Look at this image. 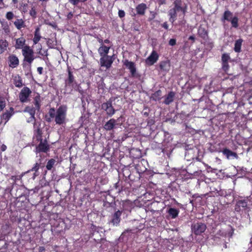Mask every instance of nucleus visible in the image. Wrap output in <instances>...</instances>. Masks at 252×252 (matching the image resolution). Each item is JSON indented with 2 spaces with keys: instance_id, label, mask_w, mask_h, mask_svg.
I'll return each mask as SVG.
<instances>
[{
  "instance_id": "nucleus-1",
  "label": "nucleus",
  "mask_w": 252,
  "mask_h": 252,
  "mask_svg": "<svg viewBox=\"0 0 252 252\" xmlns=\"http://www.w3.org/2000/svg\"><path fill=\"white\" fill-rule=\"evenodd\" d=\"M173 7L168 11L169 21L173 24L176 20L178 13L181 12L179 16L185 17L188 10V5L186 3L183 2L182 0H175L173 2Z\"/></svg>"
},
{
  "instance_id": "nucleus-2",
  "label": "nucleus",
  "mask_w": 252,
  "mask_h": 252,
  "mask_svg": "<svg viewBox=\"0 0 252 252\" xmlns=\"http://www.w3.org/2000/svg\"><path fill=\"white\" fill-rule=\"evenodd\" d=\"M251 196H235L234 199L236 201L235 211L240 212L248 210L250 206L252 205V201L251 200Z\"/></svg>"
},
{
  "instance_id": "nucleus-3",
  "label": "nucleus",
  "mask_w": 252,
  "mask_h": 252,
  "mask_svg": "<svg viewBox=\"0 0 252 252\" xmlns=\"http://www.w3.org/2000/svg\"><path fill=\"white\" fill-rule=\"evenodd\" d=\"M67 107L66 105H62L57 109L55 122L57 125H63L66 123Z\"/></svg>"
},
{
  "instance_id": "nucleus-4",
  "label": "nucleus",
  "mask_w": 252,
  "mask_h": 252,
  "mask_svg": "<svg viewBox=\"0 0 252 252\" xmlns=\"http://www.w3.org/2000/svg\"><path fill=\"white\" fill-rule=\"evenodd\" d=\"M36 141L39 142L35 148L34 152L36 154L40 153L46 154L50 151V145L46 138L43 139L42 137H40L36 139Z\"/></svg>"
},
{
  "instance_id": "nucleus-5",
  "label": "nucleus",
  "mask_w": 252,
  "mask_h": 252,
  "mask_svg": "<svg viewBox=\"0 0 252 252\" xmlns=\"http://www.w3.org/2000/svg\"><path fill=\"white\" fill-rule=\"evenodd\" d=\"M65 88L66 91L69 90L68 93L69 94L71 93L73 90L77 91L78 89L77 83L70 69L68 70V77L65 80Z\"/></svg>"
},
{
  "instance_id": "nucleus-6",
  "label": "nucleus",
  "mask_w": 252,
  "mask_h": 252,
  "mask_svg": "<svg viewBox=\"0 0 252 252\" xmlns=\"http://www.w3.org/2000/svg\"><path fill=\"white\" fill-rule=\"evenodd\" d=\"M138 162H139V161ZM139 166V163L132 165L131 164H129L128 166H127L128 170H130V168H132V172L130 173L128 177H127V178H128L131 182H133L137 181L139 179L140 173L144 171L146 169V168L144 170L141 169L139 171L138 169V167Z\"/></svg>"
},
{
  "instance_id": "nucleus-7",
  "label": "nucleus",
  "mask_w": 252,
  "mask_h": 252,
  "mask_svg": "<svg viewBox=\"0 0 252 252\" xmlns=\"http://www.w3.org/2000/svg\"><path fill=\"white\" fill-rule=\"evenodd\" d=\"M22 54L24 57V61L29 64H31L35 59L33 50L29 45H26L23 49Z\"/></svg>"
},
{
  "instance_id": "nucleus-8",
  "label": "nucleus",
  "mask_w": 252,
  "mask_h": 252,
  "mask_svg": "<svg viewBox=\"0 0 252 252\" xmlns=\"http://www.w3.org/2000/svg\"><path fill=\"white\" fill-rule=\"evenodd\" d=\"M206 228V225L202 222H197L191 226L192 231L196 235H201Z\"/></svg>"
},
{
  "instance_id": "nucleus-9",
  "label": "nucleus",
  "mask_w": 252,
  "mask_h": 252,
  "mask_svg": "<svg viewBox=\"0 0 252 252\" xmlns=\"http://www.w3.org/2000/svg\"><path fill=\"white\" fill-rule=\"evenodd\" d=\"M31 93L32 91L28 87H24L19 93V98L20 101L22 103L28 102Z\"/></svg>"
},
{
  "instance_id": "nucleus-10",
  "label": "nucleus",
  "mask_w": 252,
  "mask_h": 252,
  "mask_svg": "<svg viewBox=\"0 0 252 252\" xmlns=\"http://www.w3.org/2000/svg\"><path fill=\"white\" fill-rule=\"evenodd\" d=\"M102 109L106 111V114L109 116H112L115 112L112 104V101L110 99L106 102H104L101 105Z\"/></svg>"
},
{
  "instance_id": "nucleus-11",
  "label": "nucleus",
  "mask_w": 252,
  "mask_h": 252,
  "mask_svg": "<svg viewBox=\"0 0 252 252\" xmlns=\"http://www.w3.org/2000/svg\"><path fill=\"white\" fill-rule=\"evenodd\" d=\"M127 68L129 69L130 73L129 76L134 78H137L139 76L137 72L136 65L133 62H128L127 60Z\"/></svg>"
},
{
  "instance_id": "nucleus-12",
  "label": "nucleus",
  "mask_w": 252,
  "mask_h": 252,
  "mask_svg": "<svg viewBox=\"0 0 252 252\" xmlns=\"http://www.w3.org/2000/svg\"><path fill=\"white\" fill-rule=\"evenodd\" d=\"M33 133L35 138H38L42 137V130L41 127V122L40 121L35 122L33 124Z\"/></svg>"
},
{
  "instance_id": "nucleus-13",
  "label": "nucleus",
  "mask_w": 252,
  "mask_h": 252,
  "mask_svg": "<svg viewBox=\"0 0 252 252\" xmlns=\"http://www.w3.org/2000/svg\"><path fill=\"white\" fill-rule=\"evenodd\" d=\"M8 63L10 67L16 68L19 64V60L15 54H10L8 57Z\"/></svg>"
},
{
  "instance_id": "nucleus-14",
  "label": "nucleus",
  "mask_w": 252,
  "mask_h": 252,
  "mask_svg": "<svg viewBox=\"0 0 252 252\" xmlns=\"http://www.w3.org/2000/svg\"><path fill=\"white\" fill-rule=\"evenodd\" d=\"M122 211L118 210L116 211L111 216V219L109 221V223H112L114 226H117L119 225L121 218Z\"/></svg>"
},
{
  "instance_id": "nucleus-15",
  "label": "nucleus",
  "mask_w": 252,
  "mask_h": 252,
  "mask_svg": "<svg viewBox=\"0 0 252 252\" xmlns=\"http://www.w3.org/2000/svg\"><path fill=\"white\" fill-rule=\"evenodd\" d=\"M129 158H131V160H137L140 159L142 157L141 151L138 149L132 148L129 150Z\"/></svg>"
},
{
  "instance_id": "nucleus-16",
  "label": "nucleus",
  "mask_w": 252,
  "mask_h": 252,
  "mask_svg": "<svg viewBox=\"0 0 252 252\" xmlns=\"http://www.w3.org/2000/svg\"><path fill=\"white\" fill-rule=\"evenodd\" d=\"M158 55L157 52L153 50L150 55L146 59L145 62L147 65H152L156 63L158 59Z\"/></svg>"
},
{
  "instance_id": "nucleus-17",
  "label": "nucleus",
  "mask_w": 252,
  "mask_h": 252,
  "mask_svg": "<svg viewBox=\"0 0 252 252\" xmlns=\"http://www.w3.org/2000/svg\"><path fill=\"white\" fill-rule=\"evenodd\" d=\"M100 63L101 66L105 67L108 69L111 67L113 63V60L111 56H105L100 58Z\"/></svg>"
},
{
  "instance_id": "nucleus-18",
  "label": "nucleus",
  "mask_w": 252,
  "mask_h": 252,
  "mask_svg": "<svg viewBox=\"0 0 252 252\" xmlns=\"http://www.w3.org/2000/svg\"><path fill=\"white\" fill-rule=\"evenodd\" d=\"M26 39L23 36H21L19 38L15 39V44L14 47L16 49H24L26 45Z\"/></svg>"
},
{
  "instance_id": "nucleus-19",
  "label": "nucleus",
  "mask_w": 252,
  "mask_h": 252,
  "mask_svg": "<svg viewBox=\"0 0 252 252\" xmlns=\"http://www.w3.org/2000/svg\"><path fill=\"white\" fill-rule=\"evenodd\" d=\"M197 34L200 38L204 40H207L208 38V32L202 25L199 27Z\"/></svg>"
},
{
  "instance_id": "nucleus-20",
  "label": "nucleus",
  "mask_w": 252,
  "mask_h": 252,
  "mask_svg": "<svg viewBox=\"0 0 252 252\" xmlns=\"http://www.w3.org/2000/svg\"><path fill=\"white\" fill-rule=\"evenodd\" d=\"M115 198L110 195H108L105 197L104 201V206L106 207H114L115 205Z\"/></svg>"
},
{
  "instance_id": "nucleus-21",
  "label": "nucleus",
  "mask_w": 252,
  "mask_h": 252,
  "mask_svg": "<svg viewBox=\"0 0 252 252\" xmlns=\"http://www.w3.org/2000/svg\"><path fill=\"white\" fill-rule=\"evenodd\" d=\"M159 68L163 71L168 72L170 68V62L169 61H161L159 63Z\"/></svg>"
},
{
  "instance_id": "nucleus-22",
  "label": "nucleus",
  "mask_w": 252,
  "mask_h": 252,
  "mask_svg": "<svg viewBox=\"0 0 252 252\" xmlns=\"http://www.w3.org/2000/svg\"><path fill=\"white\" fill-rule=\"evenodd\" d=\"M175 93L173 91H170L168 94L165 96L164 103L166 105L170 104L174 100Z\"/></svg>"
},
{
  "instance_id": "nucleus-23",
  "label": "nucleus",
  "mask_w": 252,
  "mask_h": 252,
  "mask_svg": "<svg viewBox=\"0 0 252 252\" xmlns=\"http://www.w3.org/2000/svg\"><path fill=\"white\" fill-rule=\"evenodd\" d=\"M13 24L17 29L20 30L22 28L26 27L25 21L22 19H17L14 22Z\"/></svg>"
},
{
  "instance_id": "nucleus-24",
  "label": "nucleus",
  "mask_w": 252,
  "mask_h": 252,
  "mask_svg": "<svg viewBox=\"0 0 252 252\" xmlns=\"http://www.w3.org/2000/svg\"><path fill=\"white\" fill-rule=\"evenodd\" d=\"M222 153L228 159H229L231 157H233L235 158H237L238 157V155L236 153L232 152L227 148L223 149L222 151Z\"/></svg>"
},
{
  "instance_id": "nucleus-25",
  "label": "nucleus",
  "mask_w": 252,
  "mask_h": 252,
  "mask_svg": "<svg viewBox=\"0 0 252 252\" xmlns=\"http://www.w3.org/2000/svg\"><path fill=\"white\" fill-rule=\"evenodd\" d=\"M146 9L147 5L144 3L138 4L136 7L137 13L141 15H144L145 14Z\"/></svg>"
},
{
  "instance_id": "nucleus-26",
  "label": "nucleus",
  "mask_w": 252,
  "mask_h": 252,
  "mask_svg": "<svg viewBox=\"0 0 252 252\" xmlns=\"http://www.w3.org/2000/svg\"><path fill=\"white\" fill-rule=\"evenodd\" d=\"M41 97L39 94H37L33 98V103L35 107L38 111H39L41 107Z\"/></svg>"
},
{
  "instance_id": "nucleus-27",
  "label": "nucleus",
  "mask_w": 252,
  "mask_h": 252,
  "mask_svg": "<svg viewBox=\"0 0 252 252\" xmlns=\"http://www.w3.org/2000/svg\"><path fill=\"white\" fill-rule=\"evenodd\" d=\"M9 46V43L6 39H0V52L3 54L7 50Z\"/></svg>"
},
{
  "instance_id": "nucleus-28",
  "label": "nucleus",
  "mask_w": 252,
  "mask_h": 252,
  "mask_svg": "<svg viewBox=\"0 0 252 252\" xmlns=\"http://www.w3.org/2000/svg\"><path fill=\"white\" fill-rule=\"evenodd\" d=\"M116 124V121L114 119H111L104 126V128L106 130H112Z\"/></svg>"
},
{
  "instance_id": "nucleus-29",
  "label": "nucleus",
  "mask_w": 252,
  "mask_h": 252,
  "mask_svg": "<svg viewBox=\"0 0 252 252\" xmlns=\"http://www.w3.org/2000/svg\"><path fill=\"white\" fill-rule=\"evenodd\" d=\"M1 28L5 35H9L11 32L10 26L8 23L6 21L1 22Z\"/></svg>"
},
{
  "instance_id": "nucleus-30",
  "label": "nucleus",
  "mask_w": 252,
  "mask_h": 252,
  "mask_svg": "<svg viewBox=\"0 0 252 252\" xmlns=\"http://www.w3.org/2000/svg\"><path fill=\"white\" fill-rule=\"evenodd\" d=\"M41 36L40 33V28L37 27L34 32V37L33 38V42L34 44H36L40 40Z\"/></svg>"
},
{
  "instance_id": "nucleus-31",
  "label": "nucleus",
  "mask_w": 252,
  "mask_h": 252,
  "mask_svg": "<svg viewBox=\"0 0 252 252\" xmlns=\"http://www.w3.org/2000/svg\"><path fill=\"white\" fill-rule=\"evenodd\" d=\"M243 40L241 38L236 40L235 42L234 50L236 53H240L241 51V46Z\"/></svg>"
},
{
  "instance_id": "nucleus-32",
  "label": "nucleus",
  "mask_w": 252,
  "mask_h": 252,
  "mask_svg": "<svg viewBox=\"0 0 252 252\" xmlns=\"http://www.w3.org/2000/svg\"><path fill=\"white\" fill-rule=\"evenodd\" d=\"M167 212L172 219H175L178 216L179 210L175 208H170Z\"/></svg>"
},
{
  "instance_id": "nucleus-33",
  "label": "nucleus",
  "mask_w": 252,
  "mask_h": 252,
  "mask_svg": "<svg viewBox=\"0 0 252 252\" xmlns=\"http://www.w3.org/2000/svg\"><path fill=\"white\" fill-rule=\"evenodd\" d=\"M110 48L106 46L102 45L98 49V52L100 55L102 57L107 56Z\"/></svg>"
},
{
  "instance_id": "nucleus-34",
  "label": "nucleus",
  "mask_w": 252,
  "mask_h": 252,
  "mask_svg": "<svg viewBox=\"0 0 252 252\" xmlns=\"http://www.w3.org/2000/svg\"><path fill=\"white\" fill-rule=\"evenodd\" d=\"M152 99L156 101H159L162 97V92L161 90H158L155 92L151 96Z\"/></svg>"
},
{
  "instance_id": "nucleus-35",
  "label": "nucleus",
  "mask_w": 252,
  "mask_h": 252,
  "mask_svg": "<svg viewBox=\"0 0 252 252\" xmlns=\"http://www.w3.org/2000/svg\"><path fill=\"white\" fill-rule=\"evenodd\" d=\"M227 232L223 231L222 230H219L216 234L213 236V239L214 241H217V238H219L220 237L226 238L227 237Z\"/></svg>"
},
{
  "instance_id": "nucleus-36",
  "label": "nucleus",
  "mask_w": 252,
  "mask_h": 252,
  "mask_svg": "<svg viewBox=\"0 0 252 252\" xmlns=\"http://www.w3.org/2000/svg\"><path fill=\"white\" fill-rule=\"evenodd\" d=\"M13 84L16 87H22L23 86V83L21 77L19 75L15 76L13 79Z\"/></svg>"
},
{
  "instance_id": "nucleus-37",
  "label": "nucleus",
  "mask_w": 252,
  "mask_h": 252,
  "mask_svg": "<svg viewBox=\"0 0 252 252\" xmlns=\"http://www.w3.org/2000/svg\"><path fill=\"white\" fill-rule=\"evenodd\" d=\"M49 115L50 116L49 118H46V120L47 122H51L52 118H55L56 113H55V108H51L49 110Z\"/></svg>"
},
{
  "instance_id": "nucleus-38",
  "label": "nucleus",
  "mask_w": 252,
  "mask_h": 252,
  "mask_svg": "<svg viewBox=\"0 0 252 252\" xmlns=\"http://www.w3.org/2000/svg\"><path fill=\"white\" fill-rule=\"evenodd\" d=\"M36 109L33 107L27 106L25 108V112H27L31 116H35Z\"/></svg>"
},
{
  "instance_id": "nucleus-39",
  "label": "nucleus",
  "mask_w": 252,
  "mask_h": 252,
  "mask_svg": "<svg viewBox=\"0 0 252 252\" xmlns=\"http://www.w3.org/2000/svg\"><path fill=\"white\" fill-rule=\"evenodd\" d=\"M56 162V161L55 159L51 158L48 161L46 165V168L47 170H51L53 167L54 165L55 164Z\"/></svg>"
},
{
  "instance_id": "nucleus-40",
  "label": "nucleus",
  "mask_w": 252,
  "mask_h": 252,
  "mask_svg": "<svg viewBox=\"0 0 252 252\" xmlns=\"http://www.w3.org/2000/svg\"><path fill=\"white\" fill-rule=\"evenodd\" d=\"M40 166V163L36 162L34 165L32 167V168L30 170H29L28 172H31V171H34L35 173H34V176H37L38 174H36V173L38 172L39 167Z\"/></svg>"
},
{
  "instance_id": "nucleus-41",
  "label": "nucleus",
  "mask_w": 252,
  "mask_h": 252,
  "mask_svg": "<svg viewBox=\"0 0 252 252\" xmlns=\"http://www.w3.org/2000/svg\"><path fill=\"white\" fill-rule=\"evenodd\" d=\"M23 175H16V176H12L10 179L12 181V184L14 185L16 184V182L22 179Z\"/></svg>"
},
{
  "instance_id": "nucleus-42",
  "label": "nucleus",
  "mask_w": 252,
  "mask_h": 252,
  "mask_svg": "<svg viewBox=\"0 0 252 252\" xmlns=\"http://www.w3.org/2000/svg\"><path fill=\"white\" fill-rule=\"evenodd\" d=\"M232 13L229 10L225 11L223 14V18L227 21H230V18H231Z\"/></svg>"
},
{
  "instance_id": "nucleus-43",
  "label": "nucleus",
  "mask_w": 252,
  "mask_h": 252,
  "mask_svg": "<svg viewBox=\"0 0 252 252\" xmlns=\"http://www.w3.org/2000/svg\"><path fill=\"white\" fill-rule=\"evenodd\" d=\"M29 14L30 16L33 18L35 19L36 17L37 12L36 8L34 6H32L30 11Z\"/></svg>"
},
{
  "instance_id": "nucleus-44",
  "label": "nucleus",
  "mask_w": 252,
  "mask_h": 252,
  "mask_svg": "<svg viewBox=\"0 0 252 252\" xmlns=\"http://www.w3.org/2000/svg\"><path fill=\"white\" fill-rule=\"evenodd\" d=\"M230 59V56L227 53H224L221 56V62H228Z\"/></svg>"
},
{
  "instance_id": "nucleus-45",
  "label": "nucleus",
  "mask_w": 252,
  "mask_h": 252,
  "mask_svg": "<svg viewBox=\"0 0 252 252\" xmlns=\"http://www.w3.org/2000/svg\"><path fill=\"white\" fill-rule=\"evenodd\" d=\"M231 23L232 26L234 28H237L238 27V19L237 17H233L231 20Z\"/></svg>"
},
{
  "instance_id": "nucleus-46",
  "label": "nucleus",
  "mask_w": 252,
  "mask_h": 252,
  "mask_svg": "<svg viewBox=\"0 0 252 252\" xmlns=\"http://www.w3.org/2000/svg\"><path fill=\"white\" fill-rule=\"evenodd\" d=\"M15 17V15L13 12L8 11L5 14V18L7 20L10 21L13 19Z\"/></svg>"
},
{
  "instance_id": "nucleus-47",
  "label": "nucleus",
  "mask_w": 252,
  "mask_h": 252,
  "mask_svg": "<svg viewBox=\"0 0 252 252\" xmlns=\"http://www.w3.org/2000/svg\"><path fill=\"white\" fill-rule=\"evenodd\" d=\"M6 105L5 101L3 97H0V111L3 110Z\"/></svg>"
},
{
  "instance_id": "nucleus-48",
  "label": "nucleus",
  "mask_w": 252,
  "mask_h": 252,
  "mask_svg": "<svg viewBox=\"0 0 252 252\" xmlns=\"http://www.w3.org/2000/svg\"><path fill=\"white\" fill-rule=\"evenodd\" d=\"M39 185H40L41 187L42 188L49 185V182H48L45 180V178L44 177L41 180H40Z\"/></svg>"
},
{
  "instance_id": "nucleus-49",
  "label": "nucleus",
  "mask_w": 252,
  "mask_h": 252,
  "mask_svg": "<svg viewBox=\"0 0 252 252\" xmlns=\"http://www.w3.org/2000/svg\"><path fill=\"white\" fill-rule=\"evenodd\" d=\"M229 68L228 62H222V69L224 71L226 72Z\"/></svg>"
},
{
  "instance_id": "nucleus-50",
  "label": "nucleus",
  "mask_w": 252,
  "mask_h": 252,
  "mask_svg": "<svg viewBox=\"0 0 252 252\" xmlns=\"http://www.w3.org/2000/svg\"><path fill=\"white\" fill-rule=\"evenodd\" d=\"M230 229V230L228 231V232H227V236H228L229 237L231 238L232 237L233 234H234V229L231 226H229Z\"/></svg>"
},
{
  "instance_id": "nucleus-51",
  "label": "nucleus",
  "mask_w": 252,
  "mask_h": 252,
  "mask_svg": "<svg viewBox=\"0 0 252 252\" xmlns=\"http://www.w3.org/2000/svg\"><path fill=\"white\" fill-rule=\"evenodd\" d=\"M186 23V21L184 19V17L183 19L178 21V25L181 27H185Z\"/></svg>"
},
{
  "instance_id": "nucleus-52",
  "label": "nucleus",
  "mask_w": 252,
  "mask_h": 252,
  "mask_svg": "<svg viewBox=\"0 0 252 252\" xmlns=\"http://www.w3.org/2000/svg\"><path fill=\"white\" fill-rule=\"evenodd\" d=\"M27 123H35V122H37L36 121V119H35V116H30V118H29V119L27 120Z\"/></svg>"
},
{
  "instance_id": "nucleus-53",
  "label": "nucleus",
  "mask_w": 252,
  "mask_h": 252,
  "mask_svg": "<svg viewBox=\"0 0 252 252\" xmlns=\"http://www.w3.org/2000/svg\"><path fill=\"white\" fill-rule=\"evenodd\" d=\"M90 229H91V232H92L91 233L93 235H94V232L95 231H96L97 230V227L96 226L94 225V224H91V227H90Z\"/></svg>"
},
{
  "instance_id": "nucleus-54",
  "label": "nucleus",
  "mask_w": 252,
  "mask_h": 252,
  "mask_svg": "<svg viewBox=\"0 0 252 252\" xmlns=\"http://www.w3.org/2000/svg\"><path fill=\"white\" fill-rule=\"evenodd\" d=\"M176 44V39H174V38H172L171 39L169 40V44L170 45V46H174Z\"/></svg>"
},
{
  "instance_id": "nucleus-55",
  "label": "nucleus",
  "mask_w": 252,
  "mask_h": 252,
  "mask_svg": "<svg viewBox=\"0 0 252 252\" xmlns=\"http://www.w3.org/2000/svg\"><path fill=\"white\" fill-rule=\"evenodd\" d=\"M161 26L166 30H169V26L167 22H164L161 25Z\"/></svg>"
},
{
  "instance_id": "nucleus-56",
  "label": "nucleus",
  "mask_w": 252,
  "mask_h": 252,
  "mask_svg": "<svg viewBox=\"0 0 252 252\" xmlns=\"http://www.w3.org/2000/svg\"><path fill=\"white\" fill-rule=\"evenodd\" d=\"M69 1L74 5H77L80 2V0H69Z\"/></svg>"
},
{
  "instance_id": "nucleus-57",
  "label": "nucleus",
  "mask_w": 252,
  "mask_h": 252,
  "mask_svg": "<svg viewBox=\"0 0 252 252\" xmlns=\"http://www.w3.org/2000/svg\"><path fill=\"white\" fill-rule=\"evenodd\" d=\"M125 16V12L124 10H120L119 11V16L120 18H123Z\"/></svg>"
},
{
  "instance_id": "nucleus-58",
  "label": "nucleus",
  "mask_w": 252,
  "mask_h": 252,
  "mask_svg": "<svg viewBox=\"0 0 252 252\" xmlns=\"http://www.w3.org/2000/svg\"><path fill=\"white\" fill-rule=\"evenodd\" d=\"M10 116H11V115L8 112H5V113H4L3 114V117L5 119H9V118L10 117Z\"/></svg>"
},
{
  "instance_id": "nucleus-59",
  "label": "nucleus",
  "mask_w": 252,
  "mask_h": 252,
  "mask_svg": "<svg viewBox=\"0 0 252 252\" xmlns=\"http://www.w3.org/2000/svg\"><path fill=\"white\" fill-rule=\"evenodd\" d=\"M73 16V13L72 12H70L66 16V18L67 20H70L72 18Z\"/></svg>"
},
{
  "instance_id": "nucleus-60",
  "label": "nucleus",
  "mask_w": 252,
  "mask_h": 252,
  "mask_svg": "<svg viewBox=\"0 0 252 252\" xmlns=\"http://www.w3.org/2000/svg\"><path fill=\"white\" fill-rule=\"evenodd\" d=\"M37 71L40 75L42 74H43V67H38L37 68Z\"/></svg>"
},
{
  "instance_id": "nucleus-61",
  "label": "nucleus",
  "mask_w": 252,
  "mask_h": 252,
  "mask_svg": "<svg viewBox=\"0 0 252 252\" xmlns=\"http://www.w3.org/2000/svg\"><path fill=\"white\" fill-rule=\"evenodd\" d=\"M189 40H191L192 43L195 42V38L194 35H191L189 37Z\"/></svg>"
},
{
  "instance_id": "nucleus-62",
  "label": "nucleus",
  "mask_w": 252,
  "mask_h": 252,
  "mask_svg": "<svg viewBox=\"0 0 252 252\" xmlns=\"http://www.w3.org/2000/svg\"><path fill=\"white\" fill-rule=\"evenodd\" d=\"M39 252H44L45 251V249L43 246H40L38 248Z\"/></svg>"
},
{
  "instance_id": "nucleus-63",
  "label": "nucleus",
  "mask_w": 252,
  "mask_h": 252,
  "mask_svg": "<svg viewBox=\"0 0 252 252\" xmlns=\"http://www.w3.org/2000/svg\"><path fill=\"white\" fill-rule=\"evenodd\" d=\"M6 148V146L4 145H3L1 147V150L2 151H4L5 150Z\"/></svg>"
},
{
  "instance_id": "nucleus-64",
  "label": "nucleus",
  "mask_w": 252,
  "mask_h": 252,
  "mask_svg": "<svg viewBox=\"0 0 252 252\" xmlns=\"http://www.w3.org/2000/svg\"><path fill=\"white\" fill-rule=\"evenodd\" d=\"M143 115L145 117H148L149 116V112H144Z\"/></svg>"
}]
</instances>
